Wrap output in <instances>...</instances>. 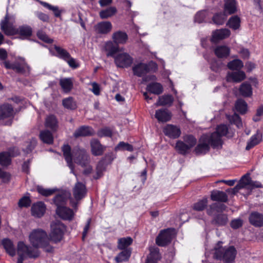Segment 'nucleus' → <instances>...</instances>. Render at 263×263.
Here are the masks:
<instances>
[{"label": "nucleus", "instance_id": "1", "mask_svg": "<svg viewBox=\"0 0 263 263\" xmlns=\"http://www.w3.org/2000/svg\"><path fill=\"white\" fill-rule=\"evenodd\" d=\"M62 151L67 165L70 168L71 173H73L74 169V165L72 163V160H73L74 163L82 167H87L89 164V157L86 151L83 148L77 147H74L71 151L69 145H64L62 147Z\"/></svg>", "mask_w": 263, "mask_h": 263}, {"label": "nucleus", "instance_id": "2", "mask_svg": "<svg viewBox=\"0 0 263 263\" xmlns=\"http://www.w3.org/2000/svg\"><path fill=\"white\" fill-rule=\"evenodd\" d=\"M15 18L13 16H9L7 14L0 23L1 29L7 35H12L18 34L22 39H28L32 35V28L28 25L20 26L17 29L13 27Z\"/></svg>", "mask_w": 263, "mask_h": 263}, {"label": "nucleus", "instance_id": "3", "mask_svg": "<svg viewBox=\"0 0 263 263\" xmlns=\"http://www.w3.org/2000/svg\"><path fill=\"white\" fill-rule=\"evenodd\" d=\"M29 240L33 247L35 248H42L48 253L53 251L54 248L49 244L47 233L41 229L33 230L29 235Z\"/></svg>", "mask_w": 263, "mask_h": 263}, {"label": "nucleus", "instance_id": "4", "mask_svg": "<svg viewBox=\"0 0 263 263\" xmlns=\"http://www.w3.org/2000/svg\"><path fill=\"white\" fill-rule=\"evenodd\" d=\"M222 242L219 241L214 249V257L223 260L226 263H232L235 258L237 251L233 246L222 247Z\"/></svg>", "mask_w": 263, "mask_h": 263}, {"label": "nucleus", "instance_id": "5", "mask_svg": "<svg viewBox=\"0 0 263 263\" xmlns=\"http://www.w3.org/2000/svg\"><path fill=\"white\" fill-rule=\"evenodd\" d=\"M50 227V240L54 243L60 242L66 231V226L61 221L56 220L51 223Z\"/></svg>", "mask_w": 263, "mask_h": 263}, {"label": "nucleus", "instance_id": "6", "mask_svg": "<svg viewBox=\"0 0 263 263\" xmlns=\"http://www.w3.org/2000/svg\"><path fill=\"white\" fill-rule=\"evenodd\" d=\"M213 140L209 135H202L199 139V143L195 149L197 155L205 154L210 150V145L214 148H219V146L214 147L213 145Z\"/></svg>", "mask_w": 263, "mask_h": 263}, {"label": "nucleus", "instance_id": "7", "mask_svg": "<svg viewBox=\"0 0 263 263\" xmlns=\"http://www.w3.org/2000/svg\"><path fill=\"white\" fill-rule=\"evenodd\" d=\"M73 195L76 200H70V205L72 207L77 210L79 201L85 196L87 192L85 185L80 182H77L73 188Z\"/></svg>", "mask_w": 263, "mask_h": 263}, {"label": "nucleus", "instance_id": "8", "mask_svg": "<svg viewBox=\"0 0 263 263\" xmlns=\"http://www.w3.org/2000/svg\"><path fill=\"white\" fill-rule=\"evenodd\" d=\"M184 141H178L176 143V148L179 153L185 155L189 150L195 145L196 139L191 135H187L183 138Z\"/></svg>", "mask_w": 263, "mask_h": 263}, {"label": "nucleus", "instance_id": "9", "mask_svg": "<svg viewBox=\"0 0 263 263\" xmlns=\"http://www.w3.org/2000/svg\"><path fill=\"white\" fill-rule=\"evenodd\" d=\"M228 130L227 126L222 124L217 126L215 132L209 135L213 140L212 144L214 147L219 146L220 148L221 147L222 144L221 137L227 135Z\"/></svg>", "mask_w": 263, "mask_h": 263}, {"label": "nucleus", "instance_id": "10", "mask_svg": "<svg viewBox=\"0 0 263 263\" xmlns=\"http://www.w3.org/2000/svg\"><path fill=\"white\" fill-rule=\"evenodd\" d=\"M173 232L170 229L161 231L156 239L157 245L164 247L170 243L173 237Z\"/></svg>", "mask_w": 263, "mask_h": 263}, {"label": "nucleus", "instance_id": "11", "mask_svg": "<svg viewBox=\"0 0 263 263\" xmlns=\"http://www.w3.org/2000/svg\"><path fill=\"white\" fill-rule=\"evenodd\" d=\"M17 251L26 255L30 258H36L40 255V252L37 250L33 249L30 246L25 245L23 242L20 241L17 244Z\"/></svg>", "mask_w": 263, "mask_h": 263}, {"label": "nucleus", "instance_id": "12", "mask_svg": "<svg viewBox=\"0 0 263 263\" xmlns=\"http://www.w3.org/2000/svg\"><path fill=\"white\" fill-rule=\"evenodd\" d=\"M133 61V58L126 53L119 54L115 57V63L119 67H128L131 65Z\"/></svg>", "mask_w": 263, "mask_h": 263}, {"label": "nucleus", "instance_id": "13", "mask_svg": "<svg viewBox=\"0 0 263 263\" xmlns=\"http://www.w3.org/2000/svg\"><path fill=\"white\" fill-rule=\"evenodd\" d=\"M30 67L23 58L20 61H15L14 65V71L16 73L28 76L30 72Z\"/></svg>", "mask_w": 263, "mask_h": 263}, {"label": "nucleus", "instance_id": "14", "mask_svg": "<svg viewBox=\"0 0 263 263\" xmlns=\"http://www.w3.org/2000/svg\"><path fill=\"white\" fill-rule=\"evenodd\" d=\"M56 213L63 220L68 221L72 220L74 215V212L72 210L65 206L57 208Z\"/></svg>", "mask_w": 263, "mask_h": 263}, {"label": "nucleus", "instance_id": "15", "mask_svg": "<svg viewBox=\"0 0 263 263\" xmlns=\"http://www.w3.org/2000/svg\"><path fill=\"white\" fill-rule=\"evenodd\" d=\"M112 28V24L109 21L101 22L94 26L96 32L99 34H106L109 33Z\"/></svg>", "mask_w": 263, "mask_h": 263}, {"label": "nucleus", "instance_id": "16", "mask_svg": "<svg viewBox=\"0 0 263 263\" xmlns=\"http://www.w3.org/2000/svg\"><path fill=\"white\" fill-rule=\"evenodd\" d=\"M226 208L227 206L222 203L215 202L209 206L206 213L209 215L214 216L223 212Z\"/></svg>", "mask_w": 263, "mask_h": 263}, {"label": "nucleus", "instance_id": "17", "mask_svg": "<svg viewBox=\"0 0 263 263\" xmlns=\"http://www.w3.org/2000/svg\"><path fill=\"white\" fill-rule=\"evenodd\" d=\"M163 132L166 136L174 139L179 137L181 134L180 129L172 124L166 125L163 128Z\"/></svg>", "mask_w": 263, "mask_h": 263}, {"label": "nucleus", "instance_id": "18", "mask_svg": "<svg viewBox=\"0 0 263 263\" xmlns=\"http://www.w3.org/2000/svg\"><path fill=\"white\" fill-rule=\"evenodd\" d=\"M90 146L91 153L94 156L102 155L105 149V147L103 146L100 141L96 139H93L91 140Z\"/></svg>", "mask_w": 263, "mask_h": 263}, {"label": "nucleus", "instance_id": "19", "mask_svg": "<svg viewBox=\"0 0 263 263\" xmlns=\"http://www.w3.org/2000/svg\"><path fill=\"white\" fill-rule=\"evenodd\" d=\"M31 210L32 215L33 216L40 218L44 215L46 210V206L43 202H38L32 205Z\"/></svg>", "mask_w": 263, "mask_h": 263}, {"label": "nucleus", "instance_id": "20", "mask_svg": "<svg viewBox=\"0 0 263 263\" xmlns=\"http://www.w3.org/2000/svg\"><path fill=\"white\" fill-rule=\"evenodd\" d=\"M95 132L93 129L88 126H82L76 130L73 136L76 138L80 137H86L93 135Z\"/></svg>", "mask_w": 263, "mask_h": 263}, {"label": "nucleus", "instance_id": "21", "mask_svg": "<svg viewBox=\"0 0 263 263\" xmlns=\"http://www.w3.org/2000/svg\"><path fill=\"white\" fill-rule=\"evenodd\" d=\"M249 222L253 226L256 227L263 226V215L257 212H254L249 216Z\"/></svg>", "mask_w": 263, "mask_h": 263}, {"label": "nucleus", "instance_id": "22", "mask_svg": "<svg viewBox=\"0 0 263 263\" xmlns=\"http://www.w3.org/2000/svg\"><path fill=\"white\" fill-rule=\"evenodd\" d=\"M245 78V73L239 70L235 72H228L227 76V80L228 82H240L243 80Z\"/></svg>", "mask_w": 263, "mask_h": 263}, {"label": "nucleus", "instance_id": "23", "mask_svg": "<svg viewBox=\"0 0 263 263\" xmlns=\"http://www.w3.org/2000/svg\"><path fill=\"white\" fill-rule=\"evenodd\" d=\"M155 116L159 122H166L171 120L172 115L166 109H160L156 111Z\"/></svg>", "mask_w": 263, "mask_h": 263}, {"label": "nucleus", "instance_id": "24", "mask_svg": "<svg viewBox=\"0 0 263 263\" xmlns=\"http://www.w3.org/2000/svg\"><path fill=\"white\" fill-rule=\"evenodd\" d=\"M45 126L52 132H56L59 128V122L56 117L53 115L47 116L45 120Z\"/></svg>", "mask_w": 263, "mask_h": 263}, {"label": "nucleus", "instance_id": "25", "mask_svg": "<svg viewBox=\"0 0 263 263\" xmlns=\"http://www.w3.org/2000/svg\"><path fill=\"white\" fill-rule=\"evenodd\" d=\"M13 108L11 105L5 104L0 106V120L13 117Z\"/></svg>", "mask_w": 263, "mask_h": 263}, {"label": "nucleus", "instance_id": "26", "mask_svg": "<svg viewBox=\"0 0 263 263\" xmlns=\"http://www.w3.org/2000/svg\"><path fill=\"white\" fill-rule=\"evenodd\" d=\"M135 75L141 77L149 71V65L144 63H140L133 67Z\"/></svg>", "mask_w": 263, "mask_h": 263}, {"label": "nucleus", "instance_id": "27", "mask_svg": "<svg viewBox=\"0 0 263 263\" xmlns=\"http://www.w3.org/2000/svg\"><path fill=\"white\" fill-rule=\"evenodd\" d=\"M230 35V31L228 29L216 30L213 33L212 41L217 42L219 40L226 39Z\"/></svg>", "mask_w": 263, "mask_h": 263}, {"label": "nucleus", "instance_id": "28", "mask_svg": "<svg viewBox=\"0 0 263 263\" xmlns=\"http://www.w3.org/2000/svg\"><path fill=\"white\" fill-rule=\"evenodd\" d=\"M211 199L214 201L221 202H226L228 200L227 194L221 191L213 190L211 192Z\"/></svg>", "mask_w": 263, "mask_h": 263}, {"label": "nucleus", "instance_id": "29", "mask_svg": "<svg viewBox=\"0 0 263 263\" xmlns=\"http://www.w3.org/2000/svg\"><path fill=\"white\" fill-rule=\"evenodd\" d=\"M261 140L262 134L259 131L257 130L256 133L253 135L248 142L246 149L247 151L250 150L254 146L259 144Z\"/></svg>", "mask_w": 263, "mask_h": 263}, {"label": "nucleus", "instance_id": "30", "mask_svg": "<svg viewBox=\"0 0 263 263\" xmlns=\"http://www.w3.org/2000/svg\"><path fill=\"white\" fill-rule=\"evenodd\" d=\"M214 53L218 58H226L230 53V49L225 45L218 46L214 49Z\"/></svg>", "mask_w": 263, "mask_h": 263}, {"label": "nucleus", "instance_id": "31", "mask_svg": "<svg viewBox=\"0 0 263 263\" xmlns=\"http://www.w3.org/2000/svg\"><path fill=\"white\" fill-rule=\"evenodd\" d=\"M112 39L116 44H123L126 42L128 36L125 32L118 31L113 33Z\"/></svg>", "mask_w": 263, "mask_h": 263}, {"label": "nucleus", "instance_id": "32", "mask_svg": "<svg viewBox=\"0 0 263 263\" xmlns=\"http://www.w3.org/2000/svg\"><path fill=\"white\" fill-rule=\"evenodd\" d=\"M2 244L7 253L10 256H13L15 255V249L12 241L8 238H5L2 240Z\"/></svg>", "mask_w": 263, "mask_h": 263}, {"label": "nucleus", "instance_id": "33", "mask_svg": "<svg viewBox=\"0 0 263 263\" xmlns=\"http://www.w3.org/2000/svg\"><path fill=\"white\" fill-rule=\"evenodd\" d=\"M228 221L227 214L220 213L214 216L212 223L218 226H225Z\"/></svg>", "mask_w": 263, "mask_h": 263}, {"label": "nucleus", "instance_id": "34", "mask_svg": "<svg viewBox=\"0 0 263 263\" xmlns=\"http://www.w3.org/2000/svg\"><path fill=\"white\" fill-rule=\"evenodd\" d=\"M174 101V98L171 95H163L159 97L158 101L155 104L156 106H171Z\"/></svg>", "mask_w": 263, "mask_h": 263}, {"label": "nucleus", "instance_id": "35", "mask_svg": "<svg viewBox=\"0 0 263 263\" xmlns=\"http://www.w3.org/2000/svg\"><path fill=\"white\" fill-rule=\"evenodd\" d=\"M59 84L65 92H69L73 87V81L71 78H62L60 80Z\"/></svg>", "mask_w": 263, "mask_h": 263}, {"label": "nucleus", "instance_id": "36", "mask_svg": "<svg viewBox=\"0 0 263 263\" xmlns=\"http://www.w3.org/2000/svg\"><path fill=\"white\" fill-rule=\"evenodd\" d=\"M236 2L235 0H224V13L232 14L236 12Z\"/></svg>", "mask_w": 263, "mask_h": 263}, {"label": "nucleus", "instance_id": "37", "mask_svg": "<svg viewBox=\"0 0 263 263\" xmlns=\"http://www.w3.org/2000/svg\"><path fill=\"white\" fill-rule=\"evenodd\" d=\"M104 48L105 50L107 51L106 54L107 57H114L115 54L119 50L118 44L114 45V43L111 41H109L106 43Z\"/></svg>", "mask_w": 263, "mask_h": 263}, {"label": "nucleus", "instance_id": "38", "mask_svg": "<svg viewBox=\"0 0 263 263\" xmlns=\"http://www.w3.org/2000/svg\"><path fill=\"white\" fill-rule=\"evenodd\" d=\"M146 90L155 95H160L163 91V87L159 83L153 82L147 85Z\"/></svg>", "mask_w": 263, "mask_h": 263}, {"label": "nucleus", "instance_id": "39", "mask_svg": "<svg viewBox=\"0 0 263 263\" xmlns=\"http://www.w3.org/2000/svg\"><path fill=\"white\" fill-rule=\"evenodd\" d=\"M40 138L44 143L48 144H52L53 142L52 134L48 130L41 131L40 134Z\"/></svg>", "mask_w": 263, "mask_h": 263}, {"label": "nucleus", "instance_id": "40", "mask_svg": "<svg viewBox=\"0 0 263 263\" xmlns=\"http://www.w3.org/2000/svg\"><path fill=\"white\" fill-rule=\"evenodd\" d=\"M54 48L56 51L55 55L59 58L65 61L70 58V54L66 49L57 45L54 46Z\"/></svg>", "mask_w": 263, "mask_h": 263}, {"label": "nucleus", "instance_id": "41", "mask_svg": "<svg viewBox=\"0 0 263 263\" xmlns=\"http://www.w3.org/2000/svg\"><path fill=\"white\" fill-rule=\"evenodd\" d=\"M239 92L245 97H250L252 95L251 85L247 82L243 83L240 86Z\"/></svg>", "mask_w": 263, "mask_h": 263}, {"label": "nucleus", "instance_id": "42", "mask_svg": "<svg viewBox=\"0 0 263 263\" xmlns=\"http://www.w3.org/2000/svg\"><path fill=\"white\" fill-rule=\"evenodd\" d=\"M208 203V198L203 197L202 199L199 200L197 202H196L193 205V210L196 211H202L207 206Z\"/></svg>", "mask_w": 263, "mask_h": 263}, {"label": "nucleus", "instance_id": "43", "mask_svg": "<svg viewBox=\"0 0 263 263\" xmlns=\"http://www.w3.org/2000/svg\"><path fill=\"white\" fill-rule=\"evenodd\" d=\"M36 191L41 195L45 197H48L57 192L58 189L57 188L47 189L44 188L42 186L38 185L36 187Z\"/></svg>", "mask_w": 263, "mask_h": 263}, {"label": "nucleus", "instance_id": "44", "mask_svg": "<svg viewBox=\"0 0 263 263\" xmlns=\"http://www.w3.org/2000/svg\"><path fill=\"white\" fill-rule=\"evenodd\" d=\"M117 12V9L114 7H110L105 10L100 12L99 15L102 19H106L113 16Z\"/></svg>", "mask_w": 263, "mask_h": 263}, {"label": "nucleus", "instance_id": "45", "mask_svg": "<svg viewBox=\"0 0 263 263\" xmlns=\"http://www.w3.org/2000/svg\"><path fill=\"white\" fill-rule=\"evenodd\" d=\"M63 106L68 109L73 110L77 108L76 102L72 97H69L62 100Z\"/></svg>", "mask_w": 263, "mask_h": 263}, {"label": "nucleus", "instance_id": "46", "mask_svg": "<svg viewBox=\"0 0 263 263\" xmlns=\"http://www.w3.org/2000/svg\"><path fill=\"white\" fill-rule=\"evenodd\" d=\"M227 67L230 70H239L243 67V63L239 59H234L228 63Z\"/></svg>", "mask_w": 263, "mask_h": 263}, {"label": "nucleus", "instance_id": "47", "mask_svg": "<svg viewBox=\"0 0 263 263\" xmlns=\"http://www.w3.org/2000/svg\"><path fill=\"white\" fill-rule=\"evenodd\" d=\"M67 197L68 196L66 194H59L53 198V202L57 208L62 207L65 204Z\"/></svg>", "mask_w": 263, "mask_h": 263}, {"label": "nucleus", "instance_id": "48", "mask_svg": "<svg viewBox=\"0 0 263 263\" xmlns=\"http://www.w3.org/2000/svg\"><path fill=\"white\" fill-rule=\"evenodd\" d=\"M131 255V251L128 249H125L120 252L115 258L117 262L127 261Z\"/></svg>", "mask_w": 263, "mask_h": 263}, {"label": "nucleus", "instance_id": "49", "mask_svg": "<svg viewBox=\"0 0 263 263\" xmlns=\"http://www.w3.org/2000/svg\"><path fill=\"white\" fill-rule=\"evenodd\" d=\"M224 67V64L220 60H214L211 64V70L215 72H220Z\"/></svg>", "mask_w": 263, "mask_h": 263}, {"label": "nucleus", "instance_id": "50", "mask_svg": "<svg viewBox=\"0 0 263 263\" xmlns=\"http://www.w3.org/2000/svg\"><path fill=\"white\" fill-rule=\"evenodd\" d=\"M132 242L133 239L131 237L122 238L118 240V247L120 250H125V249L130 246Z\"/></svg>", "mask_w": 263, "mask_h": 263}, {"label": "nucleus", "instance_id": "51", "mask_svg": "<svg viewBox=\"0 0 263 263\" xmlns=\"http://www.w3.org/2000/svg\"><path fill=\"white\" fill-rule=\"evenodd\" d=\"M235 108L240 114H245L247 109V104L244 100L239 99L235 103Z\"/></svg>", "mask_w": 263, "mask_h": 263}, {"label": "nucleus", "instance_id": "52", "mask_svg": "<svg viewBox=\"0 0 263 263\" xmlns=\"http://www.w3.org/2000/svg\"><path fill=\"white\" fill-rule=\"evenodd\" d=\"M227 118L232 124L236 125L238 128L242 127V121L237 114L235 113L232 116H227Z\"/></svg>", "mask_w": 263, "mask_h": 263}, {"label": "nucleus", "instance_id": "53", "mask_svg": "<svg viewBox=\"0 0 263 263\" xmlns=\"http://www.w3.org/2000/svg\"><path fill=\"white\" fill-rule=\"evenodd\" d=\"M224 12L216 14L213 17V21L216 25H222L227 19V15Z\"/></svg>", "mask_w": 263, "mask_h": 263}, {"label": "nucleus", "instance_id": "54", "mask_svg": "<svg viewBox=\"0 0 263 263\" xmlns=\"http://www.w3.org/2000/svg\"><path fill=\"white\" fill-rule=\"evenodd\" d=\"M240 18L238 16H232L229 20L228 24L229 27L234 30L237 29L240 26Z\"/></svg>", "mask_w": 263, "mask_h": 263}, {"label": "nucleus", "instance_id": "55", "mask_svg": "<svg viewBox=\"0 0 263 263\" xmlns=\"http://www.w3.org/2000/svg\"><path fill=\"white\" fill-rule=\"evenodd\" d=\"M11 161L10 155L7 152L0 153V164L3 166H7L10 164Z\"/></svg>", "mask_w": 263, "mask_h": 263}, {"label": "nucleus", "instance_id": "56", "mask_svg": "<svg viewBox=\"0 0 263 263\" xmlns=\"http://www.w3.org/2000/svg\"><path fill=\"white\" fill-rule=\"evenodd\" d=\"M105 170V166L104 161L101 160L99 161L96 167V176H95L93 177L95 179H97L100 178L102 175L103 172Z\"/></svg>", "mask_w": 263, "mask_h": 263}, {"label": "nucleus", "instance_id": "57", "mask_svg": "<svg viewBox=\"0 0 263 263\" xmlns=\"http://www.w3.org/2000/svg\"><path fill=\"white\" fill-rule=\"evenodd\" d=\"M115 150L118 151H127L129 152H132L133 151V146L124 142H120L116 146Z\"/></svg>", "mask_w": 263, "mask_h": 263}, {"label": "nucleus", "instance_id": "58", "mask_svg": "<svg viewBox=\"0 0 263 263\" xmlns=\"http://www.w3.org/2000/svg\"><path fill=\"white\" fill-rule=\"evenodd\" d=\"M41 3L44 7L52 10L54 12L55 17H60L61 16V12L57 6H52L46 2H41Z\"/></svg>", "mask_w": 263, "mask_h": 263}, {"label": "nucleus", "instance_id": "59", "mask_svg": "<svg viewBox=\"0 0 263 263\" xmlns=\"http://www.w3.org/2000/svg\"><path fill=\"white\" fill-rule=\"evenodd\" d=\"M31 200L29 197L24 196L21 198L18 202V205L20 208L28 207L30 205Z\"/></svg>", "mask_w": 263, "mask_h": 263}, {"label": "nucleus", "instance_id": "60", "mask_svg": "<svg viewBox=\"0 0 263 263\" xmlns=\"http://www.w3.org/2000/svg\"><path fill=\"white\" fill-rule=\"evenodd\" d=\"M149 251L150 253L147 257L153 258V259L158 260L160 258L159 249L156 247H151Z\"/></svg>", "mask_w": 263, "mask_h": 263}, {"label": "nucleus", "instance_id": "61", "mask_svg": "<svg viewBox=\"0 0 263 263\" xmlns=\"http://www.w3.org/2000/svg\"><path fill=\"white\" fill-rule=\"evenodd\" d=\"M251 181L252 180L250 178L249 175L248 174H246L242 177L238 183L243 186V188H244L247 186H249L250 183H251Z\"/></svg>", "mask_w": 263, "mask_h": 263}, {"label": "nucleus", "instance_id": "62", "mask_svg": "<svg viewBox=\"0 0 263 263\" xmlns=\"http://www.w3.org/2000/svg\"><path fill=\"white\" fill-rule=\"evenodd\" d=\"M206 13V12L205 11H201L197 13L195 16V22L198 23H202L205 18Z\"/></svg>", "mask_w": 263, "mask_h": 263}, {"label": "nucleus", "instance_id": "63", "mask_svg": "<svg viewBox=\"0 0 263 263\" xmlns=\"http://www.w3.org/2000/svg\"><path fill=\"white\" fill-rule=\"evenodd\" d=\"M37 143V141L35 138H32L29 142L27 143V147L25 149V152L27 153L31 152L35 147Z\"/></svg>", "mask_w": 263, "mask_h": 263}, {"label": "nucleus", "instance_id": "64", "mask_svg": "<svg viewBox=\"0 0 263 263\" xmlns=\"http://www.w3.org/2000/svg\"><path fill=\"white\" fill-rule=\"evenodd\" d=\"M37 36L40 40L47 43H52L53 41L52 39H50L47 34L42 31L38 32Z\"/></svg>", "mask_w": 263, "mask_h": 263}]
</instances>
